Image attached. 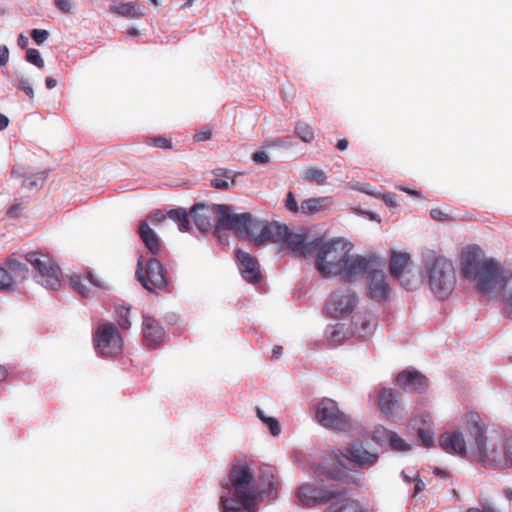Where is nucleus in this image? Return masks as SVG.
Instances as JSON below:
<instances>
[{"label":"nucleus","instance_id":"obj_1","mask_svg":"<svg viewBox=\"0 0 512 512\" xmlns=\"http://www.w3.org/2000/svg\"><path fill=\"white\" fill-rule=\"evenodd\" d=\"M460 268L464 278L477 281L480 292L489 294L502 289L505 310L512 313V273L503 276L498 263L487 259L478 246H469L462 252Z\"/></svg>","mask_w":512,"mask_h":512},{"label":"nucleus","instance_id":"obj_2","mask_svg":"<svg viewBox=\"0 0 512 512\" xmlns=\"http://www.w3.org/2000/svg\"><path fill=\"white\" fill-rule=\"evenodd\" d=\"M353 245L342 238L324 242L317 238L315 268L323 277L353 282L364 275L367 257L351 254Z\"/></svg>","mask_w":512,"mask_h":512},{"label":"nucleus","instance_id":"obj_3","mask_svg":"<svg viewBox=\"0 0 512 512\" xmlns=\"http://www.w3.org/2000/svg\"><path fill=\"white\" fill-rule=\"evenodd\" d=\"M378 454L366 449L361 441L352 442L344 451L336 449L331 451L323 459V472L328 478L335 479L345 484H358L360 479L346 466L347 460L353 466L368 469L378 461Z\"/></svg>","mask_w":512,"mask_h":512},{"label":"nucleus","instance_id":"obj_4","mask_svg":"<svg viewBox=\"0 0 512 512\" xmlns=\"http://www.w3.org/2000/svg\"><path fill=\"white\" fill-rule=\"evenodd\" d=\"M254 473L247 464L233 465L228 480L221 486L233 490L235 498L220 497V509L223 512H255L257 491L253 487Z\"/></svg>","mask_w":512,"mask_h":512},{"label":"nucleus","instance_id":"obj_5","mask_svg":"<svg viewBox=\"0 0 512 512\" xmlns=\"http://www.w3.org/2000/svg\"><path fill=\"white\" fill-rule=\"evenodd\" d=\"M468 418L474 424L473 435L482 465L492 469L512 467V438L487 440L484 428L479 424V415L470 413Z\"/></svg>","mask_w":512,"mask_h":512},{"label":"nucleus","instance_id":"obj_6","mask_svg":"<svg viewBox=\"0 0 512 512\" xmlns=\"http://www.w3.org/2000/svg\"><path fill=\"white\" fill-rule=\"evenodd\" d=\"M425 270L433 293L440 299L447 298L456 285V273L452 262L430 251L425 255Z\"/></svg>","mask_w":512,"mask_h":512},{"label":"nucleus","instance_id":"obj_7","mask_svg":"<svg viewBox=\"0 0 512 512\" xmlns=\"http://www.w3.org/2000/svg\"><path fill=\"white\" fill-rule=\"evenodd\" d=\"M319 484H304L298 489V499L306 507L325 504L346 493L340 481L328 478L323 472V463L317 471Z\"/></svg>","mask_w":512,"mask_h":512},{"label":"nucleus","instance_id":"obj_8","mask_svg":"<svg viewBox=\"0 0 512 512\" xmlns=\"http://www.w3.org/2000/svg\"><path fill=\"white\" fill-rule=\"evenodd\" d=\"M25 260L37 273L38 282L51 290H58L62 283V271L52 256L41 251H30L25 254Z\"/></svg>","mask_w":512,"mask_h":512},{"label":"nucleus","instance_id":"obj_9","mask_svg":"<svg viewBox=\"0 0 512 512\" xmlns=\"http://www.w3.org/2000/svg\"><path fill=\"white\" fill-rule=\"evenodd\" d=\"M252 214L249 212L236 214L231 205H215V227L213 234L218 239L223 231L232 230L238 238L247 237L248 226Z\"/></svg>","mask_w":512,"mask_h":512},{"label":"nucleus","instance_id":"obj_10","mask_svg":"<svg viewBox=\"0 0 512 512\" xmlns=\"http://www.w3.org/2000/svg\"><path fill=\"white\" fill-rule=\"evenodd\" d=\"M93 344L98 354L103 357H117L123 351V338L114 323L100 324L94 335Z\"/></svg>","mask_w":512,"mask_h":512},{"label":"nucleus","instance_id":"obj_11","mask_svg":"<svg viewBox=\"0 0 512 512\" xmlns=\"http://www.w3.org/2000/svg\"><path fill=\"white\" fill-rule=\"evenodd\" d=\"M315 417L319 424L327 429L346 432L352 428L351 418L330 398H323L318 403Z\"/></svg>","mask_w":512,"mask_h":512},{"label":"nucleus","instance_id":"obj_12","mask_svg":"<svg viewBox=\"0 0 512 512\" xmlns=\"http://www.w3.org/2000/svg\"><path fill=\"white\" fill-rule=\"evenodd\" d=\"M366 274V290L369 298L377 303L385 302L391 291L383 271V265L376 259L367 258Z\"/></svg>","mask_w":512,"mask_h":512},{"label":"nucleus","instance_id":"obj_13","mask_svg":"<svg viewBox=\"0 0 512 512\" xmlns=\"http://www.w3.org/2000/svg\"><path fill=\"white\" fill-rule=\"evenodd\" d=\"M136 277L138 281L149 291L166 290L168 279L163 265L155 258L147 261L145 269L141 267V261H138Z\"/></svg>","mask_w":512,"mask_h":512},{"label":"nucleus","instance_id":"obj_14","mask_svg":"<svg viewBox=\"0 0 512 512\" xmlns=\"http://www.w3.org/2000/svg\"><path fill=\"white\" fill-rule=\"evenodd\" d=\"M409 264V254L396 251L392 252L389 264L390 274L397 279L406 290L413 289L418 282L417 276L408 269Z\"/></svg>","mask_w":512,"mask_h":512},{"label":"nucleus","instance_id":"obj_15","mask_svg":"<svg viewBox=\"0 0 512 512\" xmlns=\"http://www.w3.org/2000/svg\"><path fill=\"white\" fill-rule=\"evenodd\" d=\"M356 305V296L351 290L335 291L326 305L327 313L333 318H342L351 313Z\"/></svg>","mask_w":512,"mask_h":512},{"label":"nucleus","instance_id":"obj_16","mask_svg":"<svg viewBox=\"0 0 512 512\" xmlns=\"http://www.w3.org/2000/svg\"><path fill=\"white\" fill-rule=\"evenodd\" d=\"M143 342L148 348L160 346L165 339L166 333L158 320L151 316H144L142 323Z\"/></svg>","mask_w":512,"mask_h":512},{"label":"nucleus","instance_id":"obj_17","mask_svg":"<svg viewBox=\"0 0 512 512\" xmlns=\"http://www.w3.org/2000/svg\"><path fill=\"white\" fill-rule=\"evenodd\" d=\"M396 382L403 390L412 393H424L428 388L427 377L416 370H403L397 375Z\"/></svg>","mask_w":512,"mask_h":512},{"label":"nucleus","instance_id":"obj_18","mask_svg":"<svg viewBox=\"0 0 512 512\" xmlns=\"http://www.w3.org/2000/svg\"><path fill=\"white\" fill-rule=\"evenodd\" d=\"M282 243L286 244L295 256L304 258L314 254L315 249H317V239L307 242L304 235L293 233L288 227Z\"/></svg>","mask_w":512,"mask_h":512},{"label":"nucleus","instance_id":"obj_19","mask_svg":"<svg viewBox=\"0 0 512 512\" xmlns=\"http://www.w3.org/2000/svg\"><path fill=\"white\" fill-rule=\"evenodd\" d=\"M236 257L243 278L250 283L258 282L261 278V272L257 259L240 249L236 251Z\"/></svg>","mask_w":512,"mask_h":512},{"label":"nucleus","instance_id":"obj_20","mask_svg":"<svg viewBox=\"0 0 512 512\" xmlns=\"http://www.w3.org/2000/svg\"><path fill=\"white\" fill-rule=\"evenodd\" d=\"M215 205L196 204L190 210V216L195 226L202 233L210 231L213 227V217L215 218Z\"/></svg>","mask_w":512,"mask_h":512},{"label":"nucleus","instance_id":"obj_21","mask_svg":"<svg viewBox=\"0 0 512 512\" xmlns=\"http://www.w3.org/2000/svg\"><path fill=\"white\" fill-rule=\"evenodd\" d=\"M439 445L447 453L460 456H464L467 451L464 437L459 431L443 433L439 437Z\"/></svg>","mask_w":512,"mask_h":512},{"label":"nucleus","instance_id":"obj_22","mask_svg":"<svg viewBox=\"0 0 512 512\" xmlns=\"http://www.w3.org/2000/svg\"><path fill=\"white\" fill-rule=\"evenodd\" d=\"M378 404L388 418L393 417L399 407V395L393 389L383 388L379 393Z\"/></svg>","mask_w":512,"mask_h":512},{"label":"nucleus","instance_id":"obj_23","mask_svg":"<svg viewBox=\"0 0 512 512\" xmlns=\"http://www.w3.org/2000/svg\"><path fill=\"white\" fill-rule=\"evenodd\" d=\"M138 232L146 248L152 254H158L161 249V244L155 231L145 221H140Z\"/></svg>","mask_w":512,"mask_h":512},{"label":"nucleus","instance_id":"obj_24","mask_svg":"<svg viewBox=\"0 0 512 512\" xmlns=\"http://www.w3.org/2000/svg\"><path fill=\"white\" fill-rule=\"evenodd\" d=\"M4 266L14 276L16 285L27 279L29 269L26 263L22 262L15 253L10 254L4 260Z\"/></svg>","mask_w":512,"mask_h":512},{"label":"nucleus","instance_id":"obj_25","mask_svg":"<svg viewBox=\"0 0 512 512\" xmlns=\"http://www.w3.org/2000/svg\"><path fill=\"white\" fill-rule=\"evenodd\" d=\"M287 234V225L276 221L265 223V231L261 244L267 242L282 243L283 238Z\"/></svg>","mask_w":512,"mask_h":512},{"label":"nucleus","instance_id":"obj_26","mask_svg":"<svg viewBox=\"0 0 512 512\" xmlns=\"http://www.w3.org/2000/svg\"><path fill=\"white\" fill-rule=\"evenodd\" d=\"M213 174L215 178L211 180V186L216 189L228 190L236 184L235 177L238 174L231 170L219 168Z\"/></svg>","mask_w":512,"mask_h":512},{"label":"nucleus","instance_id":"obj_27","mask_svg":"<svg viewBox=\"0 0 512 512\" xmlns=\"http://www.w3.org/2000/svg\"><path fill=\"white\" fill-rule=\"evenodd\" d=\"M347 492L335 498L336 502H333L324 512H361L359 503L353 499L346 497Z\"/></svg>","mask_w":512,"mask_h":512},{"label":"nucleus","instance_id":"obj_28","mask_svg":"<svg viewBox=\"0 0 512 512\" xmlns=\"http://www.w3.org/2000/svg\"><path fill=\"white\" fill-rule=\"evenodd\" d=\"M331 204L329 197L310 198L304 200L300 205V212L305 215H312L327 208Z\"/></svg>","mask_w":512,"mask_h":512},{"label":"nucleus","instance_id":"obj_29","mask_svg":"<svg viewBox=\"0 0 512 512\" xmlns=\"http://www.w3.org/2000/svg\"><path fill=\"white\" fill-rule=\"evenodd\" d=\"M265 223L266 220L255 219L253 218V216H251V222L249 223L247 229V237H250V239L257 245L261 244L263 234L265 231Z\"/></svg>","mask_w":512,"mask_h":512},{"label":"nucleus","instance_id":"obj_30","mask_svg":"<svg viewBox=\"0 0 512 512\" xmlns=\"http://www.w3.org/2000/svg\"><path fill=\"white\" fill-rule=\"evenodd\" d=\"M112 10L124 17L139 18L143 15L136 2L120 3L114 6Z\"/></svg>","mask_w":512,"mask_h":512},{"label":"nucleus","instance_id":"obj_31","mask_svg":"<svg viewBox=\"0 0 512 512\" xmlns=\"http://www.w3.org/2000/svg\"><path fill=\"white\" fill-rule=\"evenodd\" d=\"M168 217L177 223L178 228L182 232L189 230V216L185 209L177 208L168 211Z\"/></svg>","mask_w":512,"mask_h":512},{"label":"nucleus","instance_id":"obj_32","mask_svg":"<svg viewBox=\"0 0 512 512\" xmlns=\"http://www.w3.org/2000/svg\"><path fill=\"white\" fill-rule=\"evenodd\" d=\"M16 280L6 267L0 265V291L13 292L16 290Z\"/></svg>","mask_w":512,"mask_h":512},{"label":"nucleus","instance_id":"obj_33","mask_svg":"<svg viewBox=\"0 0 512 512\" xmlns=\"http://www.w3.org/2000/svg\"><path fill=\"white\" fill-rule=\"evenodd\" d=\"M295 133L297 136L306 143L314 139L313 128L305 122H298L295 126Z\"/></svg>","mask_w":512,"mask_h":512},{"label":"nucleus","instance_id":"obj_34","mask_svg":"<svg viewBox=\"0 0 512 512\" xmlns=\"http://www.w3.org/2000/svg\"><path fill=\"white\" fill-rule=\"evenodd\" d=\"M117 314V323L122 330H128L131 327V322L129 319L130 308L125 306H120L116 308Z\"/></svg>","mask_w":512,"mask_h":512},{"label":"nucleus","instance_id":"obj_35","mask_svg":"<svg viewBox=\"0 0 512 512\" xmlns=\"http://www.w3.org/2000/svg\"><path fill=\"white\" fill-rule=\"evenodd\" d=\"M144 143L159 149L170 150L173 148L171 140L164 136L148 137L145 139Z\"/></svg>","mask_w":512,"mask_h":512},{"label":"nucleus","instance_id":"obj_36","mask_svg":"<svg viewBox=\"0 0 512 512\" xmlns=\"http://www.w3.org/2000/svg\"><path fill=\"white\" fill-rule=\"evenodd\" d=\"M305 180L322 185L326 181V173L318 168H310L305 172Z\"/></svg>","mask_w":512,"mask_h":512},{"label":"nucleus","instance_id":"obj_37","mask_svg":"<svg viewBox=\"0 0 512 512\" xmlns=\"http://www.w3.org/2000/svg\"><path fill=\"white\" fill-rule=\"evenodd\" d=\"M388 439L391 447L396 451H408L410 450V445L406 443L404 439H402L395 432H389Z\"/></svg>","mask_w":512,"mask_h":512},{"label":"nucleus","instance_id":"obj_38","mask_svg":"<svg viewBox=\"0 0 512 512\" xmlns=\"http://www.w3.org/2000/svg\"><path fill=\"white\" fill-rule=\"evenodd\" d=\"M70 284L72 286V288L78 292L80 295H82L83 297H89L90 296V291L89 289L83 284V280L81 278V276L79 275H71L70 278Z\"/></svg>","mask_w":512,"mask_h":512},{"label":"nucleus","instance_id":"obj_39","mask_svg":"<svg viewBox=\"0 0 512 512\" xmlns=\"http://www.w3.org/2000/svg\"><path fill=\"white\" fill-rule=\"evenodd\" d=\"M26 60L38 68L44 67V60L37 49L29 48L26 52Z\"/></svg>","mask_w":512,"mask_h":512},{"label":"nucleus","instance_id":"obj_40","mask_svg":"<svg viewBox=\"0 0 512 512\" xmlns=\"http://www.w3.org/2000/svg\"><path fill=\"white\" fill-rule=\"evenodd\" d=\"M418 437L425 447H431L434 444V433L430 429H419Z\"/></svg>","mask_w":512,"mask_h":512},{"label":"nucleus","instance_id":"obj_41","mask_svg":"<svg viewBox=\"0 0 512 512\" xmlns=\"http://www.w3.org/2000/svg\"><path fill=\"white\" fill-rule=\"evenodd\" d=\"M264 424H266L268 426V428L273 436H278L280 434L281 426H280L279 421L276 418H274V417L267 418L264 420Z\"/></svg>","mask_w":512,"mask_h":512},{"label":"nucleus","instance_id":"obj_42","mask_svg":"<svg viewBox=\"0 0 512 512\" xmlns=\"http://www.w3.org/2000/svg\"><path fill=\"white\" fill-rule=\"evenodd\" d=\"M285 207L293 213H297L300 211V206H298L295 196L292 192H288L286 196Z\"/></svg>","mask_w":512,"mask_h":512},{"label":"nucleus","instance_id":"obj_43","mask_svg":"<svg viewBox=\"0 0 512 512\" xmlns=\"http://www.w3.org/2000/svg\"><path fill=\"white\" fill-rule=\"evenodd\" d=\"M48 36V31L43 29H34L31 32V37L37 44L43 43L45 40H47Z\"/></svg>","mask_w":512,"mask_h":512},{"label":"nucleus","instance_id":"obj_44","mask_svg":"<svg viewBox=\"0 0 512 512\" xmlns=\"http://www.w3.org/2000/svg\"><path fill=\"white\" fill-rule=\"evenodd\" d=\"M16 86L19 90H22L29 98L34 97L33 88L28 81L20 80Z\"/></svg>","mask_w":512,"mask_h":512},{"label":"nucleus","instance_id":"obj_45","mask_svg":"<svg viewBox=\"0 0 512 512\" xmlns=\"http://www.w3.org/2000/svg\"><path fill=\"white\" fill-rule=\"evenodd\" d=\"M166 218V215L160 211V210H156V211H153L151 212L147 219L152 223V224H159L161 223L162 221H164Z\"/></svg>","mask_w":512,"mask_h":512},{"label":"nucleus","instance_id":"obj_46","mask_svg":"<svg viewBox=\"0 0 512 512\" xmlns=\"http://www.w3.org/2000/svg\"><path fill=\"white\" fill-rule=\"evenodd\" d=\"M430 216L431 218H433L434 220H438V221H446L449 219V216L448 214H446L445 212H443L441 209L439 208H434V209H431L430 210Z\"/></svg>","mask_w":512,"mask_h":512},{"label":"nucleus","instance_id":"obj_47","mask_svg":"<svg viewBox=\"0 0 512 512\" xmlns=\"http://www.w3.org/2000/svg\"><path fill=\"white\" fill-rule=\"evenodd\" d=\"M466 512H498L495 507H493L489 503H483L481 504V508L478 507H471L466 510Z\"/></svg>","mask_w":512,"mask_h":512},{"label":"nucleus","instance_id":"obj_48","mask_svg":"<svg viewBox=\"0 0 512 512\" xmlns=\"http://www.w3.org/2000/svg\"><path fill=\"white\" fill-rule=\"evenodd\" d=\"M56 7L63 13H71L72 5L69 0H55Z\"/></svg>","mask_w":512,"mask_h":512},{"label":"nucleus","instance_id":"obj_49","mask_svg":"<svg viewBox=\"0 0 512 512\" xmlns=\"http://www.w3.org/2000/svg\"><path fill=\"white\" fill-rule=\"evenodd\" d=\"M87 279L89 280V282H90L93 286H95V287H97V288L107 289V287H108L104 281H102V280H98L97 278H95V277H94V275H93L91 272H89V273L87 274Z\"/></svg>","mask_w":512,"mask_h":512},{"label":"nucleus","instance_id":"obj_50","mask_svg":"<svg viewBox=\"0 0 512 512\" xmlns=\"http://www.w3.org/2000/svg\"><path fill=\"white\" fill-rule=\"evenodd\" d=\"M9 60V49L5 45H0V66H5Z\"/></svg>","mask_w":512,"mask_h":512},{"label":"nucleus","instance_id":"obj_51","mask_svg":"<svg viewBox=\"0 0 512 512\" xmlns=\"http://www.w3.org/2000/svg\"><path fill=\"white\" fill-rule=\"evenodd\" d=\"M252 159L256 163L264 164L269 161V156L264 151H261L254 153Z\"/></svg>","mask_w":512,"mask_h":512},{"label":"nucleus","instance_id":"obj_52","mask_svg":"<svg viewBox=\"0 0 512 512\" xmlns=\"http://www.w3.org/2000/svg\"><path fill=\"white\" fill-rule=\"evenodd\" d=\"M22 211V204L21 203H17V204H13L7 211L8 215L12 218H17L19 217L20 213Z\"/></svg>","mask_w":512,"mask_h":512},{"label":"nucleus","instance_id":"obj_53","mask_svg":"<svg viewBox=\"0 0 512 512\" xmlns=\"http://www.w3.org/2000/svg\"><path fill=\"white\" fill-rule=\"evenodd\" d=\"M210 138H211V131L210 130L201 131V132L196 133L194 135V140L196 142L205 141V140H208Z\"/></svg>","mask_w":512,"mask_h":512},{"label":"nucleus","instance_id":"obj_54","mask_svg":"<svg viewBox=\"0 0 512 512\" xmlns=\"http://www.w3.org/2000/svg\"><path fill=\"white\" fill-rule=\"evenodd\" d=\"M9 124V119L4 114H0V131L4 130Z\"/></svg>","mask_w":512,"mask_h":512},{"label":"nucleus","instance_id":"obj_55","mask_svg":"<svg viewBox=\"0 0 512 512\" xmlns=\"http://www.w3.org/2000/svg\"><path fill=\"white\" fill-rule=\"evenodd\" d=\"M45 84L48 89H53L56 87L57 81H56V79H54L52 77H47L45 80Z\"/></svg>","mask_w":512,"mask_h":512},{"label":"nucleus","instance_id":"obj_56","mask_svg":"<svg viewBox=\"0 0 512 512\" xmlns=\"http://www.w3.org/2000/svg\"><path fill=\"white\" fill-rule=\"evenodd\" d=\"M282 352H283V347L279 346V345H276L272 349V357L279 358L281 356Z\"/></svg>","mask_w":512,"mask_h":512},{"label":"nucleus","instance_id":"obj_57","mask_svg":"<svg viewBox=\"0 0 512 512\" xmlns=\"http://www.w3.org/2000/svg\"><path fill=\"white\" fill-rule=\"evenodd\" d=\"M348 147V140L347 139H340L338 142H337V145H336V148L338 150H345L346 148Z\"/></svg>","mask_w":512,"mask_h":512},{"label":"nucleus","instance_id":"obj_58","mask_svg":"<svg viewBox=\"0 0 512 512\" xmlns=\"http://www.w3.org/2000/svg\"><path fill=\"white\" fill-rule=\"evenodd\" d=\"M18 45L22 48H25L28 45V38L23 34H20L18 37Z\"/></svg>","mask_w":512,"mask_h":512},{"label":"nucleus","instance_id":"obj_59","mask_svg":"<svg viewBox=\"0 0 512 512\" xmlns=\"http://www.w3.org/2000/svg\"><path fill=\"white\" fill-rule=\"evenodd\" d=\"M8 375L6 368L0 364V382L5 380Z\"/></svg>","mask_w":512,"mask_h":512},{"label":"nucleus","instance_id":"obj_60","mask_svg":"<svg viewBox=\"0 0 512 512\" xmlns=\"http://www.w3.org/2000/svg\"><path fill=\"white\" fill-rule=\"evenodd\" d=\"M256 414H257V417L264 423V420L269 418L268 416H265L264 412L260 409V408H257L256 410Z\"/></svg>","mask_w":512,"mask_h":512},{"label":"nucleus","instance_id":"obj_61","mask_svg":"<svg viewBox=\"0 0 512 512\" xmlns=\"http://www.w3.org/2000/svg\"><path fill=\"white\" fill-rule=\"evenodd\" d=\"M384 201L388 203L390 206H395V201L389 195L384 196Z\"/></svg>","mask_w":512,"mask_h":512},{"label":"nucleus","instance_id":"obj_62","mask_svg":"<svg viewBox=\"0 0 512 512\" xmlns=\"http://www.w3.org/2000/svg\"><path fill=\"white\" fill-rule=\"evenodd\" d=\"M504 495L508 500H512V488H506L504 490Z\"/></svg>","mask_w":512,"mask_h":512},{"label":"nucleus","instance_id":"obj_63","mask_svg":"<svg viewBox=\"0 0 512 512\" xmlns=\"http://www.w3.org/2000/svg\"><path fill=\"white\" fill-rule=\"evenodd\" d=\"M423 488H424V483H423V482L419 481V482H417V483L415 484V491H416V492L421 491Z\"/></svg>","mask_w":512,"mask_h":512},{"label":"nucleus","instance_id":"obj_64","mask_svg":"<svg viewBox=\"0 0 512 512\" xmlns=\"http://www.w3.org/2000/svg\"><path fill=\"white\" fill-rule=\"evenodd\" d=\"M129 34L131 36H137L138 35V30L136 28H130L129 29Z\"/></svg>","mask_w":512,"mask_h":512}]
</instances>
